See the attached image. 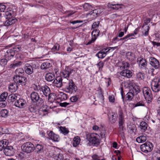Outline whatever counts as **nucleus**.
<instances>
[{"mask_svg":"<svg viewBox=\"0 0 160 160\" xmlns=\"http://www.w3.org/2000/svg\"><path fill=\"white\" fill-rule=\"evenodd\" d=\"M15 53V50L14 49L12 48L8 50L5 54L6 58H7L8 60H10L13 57Z\"/></svg>","mask_w":160,"mask_h":160,"instance_id":"obj_22","label":"nucleus"},{"mask_svg":"<svg viewBox=\"0 0 160 160\" xmlns=\"http://www.w3.org/2000/svg\"><path fill=\"white\" fill-rule=\"evenodd\" d=\"M157 158L158 160H160V148L157 151Z\"/></svg>","mask_w":160,"mask_h":160,"instance_id":"obj_63","label":"nucleus"},{"mask_svg":"<svg viewBox=\"0 0 160 160\" xmlns=\"http://www.w3.org/2000/svg\"><path fill=\"white\" fill-rule=\"evenodd\" d=\"M137 78L139 80H141L143 79L145 77V75L144 73L139 72L136 73Z\"/></svg>","mask_w":160,"mask_h":160,"instance_id":"obj_39","label":"nucleus"},{"mask_svg":"<svg viewBox=\"0 0 160 160\" xmlns=\"http://www.w3.org/2000/svg\"><path fill=\"white\" fill-rule=\"evenodd\" d=\"M99 136L96 133H90L87 135L86 138L90 142L95 145H98L100 142Z\"/></svg>","mask_w":160,"mask_h":160,"instance_id":"obj_4","label":"nucleus"},{"mask_svg":"<svg viewBox=\"0 0 160 160\" xmlns=\"http://www.w3.org/2000/svg\"><path fill=\"white\" fill-rule=\"evenodd\" d=\"M117 65L118 67V69L122 71L128 69L130 67L129 63L128 62L124 61L119 63Z\"/></svg>","mask_w":160,"mask_h":160,"instance_id":"obj_17","label":"nucleus"},{"mask_svg":"<svg viewBox=\"0 0 160 160\" xmlns=\"http://www.w3.org/2000/svg\"><path fill=\"white\" fill-rule=\"evenodd\" d=\"M103 11L102 9L97 8L93 10L88 13H87V15L88 17H90L92 19H94L100 15Z\"/></svg>","mask_w":160,"mask_h":160,"instance_id":"obj_9","label":"nucleus"},{"mask_svg":"<svg viewBox=\"0 0 160 160\" xmlns=\"http://www.w3.org/2000/svg\"><path fill=\"white\" fill-rule=\"evenodd\" d=\"M63 83H67L65 88L66 92L70 94L74 93L77 90V87L72 80H68L67 82H63Z\"/></svg>","mask_w":160,"mask_h":160,"instance_id":"obj_3","label":"nucleus"},{"mask_svg":"<svg viewBox=\"0 0 160 160\" xmlns=\"http://www.w3.org/2000/svg\"><path fill=\"white\" fill-rule=\"evenodd\" d=\"M70 103H68L67 102H64L62 103H61L60 104V105L61 107H66V106L70 105Z\"/></svg>","mask_w":160,"mask_h":160,"instance_id":"obj_58","label":"nucleus"},{"mask_svg":"<svg viewBox=\"0 0 160 160\" xmlns=\"http://www.w3.org/2000/svg\"><path fill=\"white\" fill-rule=\"evenodd\" d=\"M80 139L79 136H76L73 138L72 145L74 147H76L80 144Z\"/></svg>","mask_w":160,"mask_h":160,"instance_id":"obj_29","label":"nucleus"},{"mask_svg":"<svg viewBox=\"0 0 160 160\" xmlns=\"http://www.w3.org/2000/svg\"><path fill=\"white\" fill-rule=\"evenodd\" d=\"M99 24V22L98 21L94 22L92 25V28H98V27Z\"/></svg>","mask_w":160,"mask_h":160,"instance_id":"obj_56","label":"nucleus"},{"mask_svg":"<svg viewBox=\"0 0 160 160\" xmlns=\"http://www.w3.org/2000/svg\"><path fill=\"white\" fill-rule=\"evenodd\" d=\"M92 158V160H105L104 158H101V157L99 156L97 154H95L93 155Z\"/></svg>","mask_w":160,"mask_h":160,"instance_id":"obj_48","label":"nucleus"},{"mask_svg":"<svg viewBox=\"0 0 160 160\" xmlns=\"http://www.w3.org/2000/svg\"><path fill=\"white\" fill-rule=\"evenodd\" d=\"M14 105L16 107L20 108H22L26 106V101L23 99L20 98L15 102Z\"/></svg>","mask_w":160,"mask_h":160,"instance_id":"obj_18","label":"nucleus"},{"mask_svg":"<svg viewBox=\"0 0 160 160\" xmlns=\"http://www.w3.org/2000/svg\"><path fill=\"white\" fill-rule=\"evenodd\" d=\"M52 66V64L49 61H47L43 63L41 66V68L42 69H46Z\"/></svg>","mask_w":160,"mask_h":160,"instance_id":"obj_30","label":"nucleus"},{"mask_svg":"<svg viewBox=\"0 0 160 160\" xmlns=\"http://www.w3.org/2000/svg\"><path fill=\"white\" fill-rule=\"evenodd\" d=\"M150 64L155 69H158L160 67V63L159 61L153 57H151L149 58Z\"/></svg>","mask_w":160,"mask_h":160,"instance_id":"obj_11","label":"nucleus"},{"mask_svg":"<svg viewBox=\"0 0 160 160\" xmlns=\"http://www.w3.org/2000/svg\"><path fill=\"white\" fill-rule=\"evenodd\" d=\"M71 102H76L78 100V98L76 96L72 97L70 98Z\"/></svg>","mask_w":160,"mask_h":160,"instance_id":"obj_60","label":"nucleus"},{"mask_svg":"<svg viewBox=\"0 0 160 160\" xmlns=\"http://www.w3.org/2000/svg\"><path fill=\"white\" fill-rule=\"evenodd\" d=\"M34 149L37 152L40 153L43 152V147L42 145L38 144L34 147Z\"/></svg>","mask_w":160,"mask_h":160,"instance_id":"obj_37","label":"nucleus"},{"mask_svg":"<svg viewBox=\"0 0 160 160\" xmlns=\"http://www.w3.org/2000/svg\"><path fill=\"white\" fill-rule=\"evenodd\" d=\"M53 83L54 86L58 88H60L62 85V79L61 77H57L54 80Z\"/></svg>","mask_w":160,"mask_h":160,"instance_id":"obj_21","label":"nucleus"},{"mask_svg":"<svg viewBox=\"0 0 160 160\" xmlns=\"http://www.w3.org/2000/svg\"><path fill=\"white\" fill-rule=\"evenodd\" d=\"M109 121L112 123H114L116 120L117 115V114L115 113H109L108 115Z\"/></svg>","mask_w":160,"mask_h":160,"instance_id":"obj_28","label":"nucleus"},{"mask_svg":"<svg viewBox=\"0 0 160 160\" xmlns=\"http://www.w3.org/2000/svg\"><path fill=\"white\" fill-rule=\"evenodd\" d=\"M108 6L111 8L115 10H118L119 8H122V7L123 6L122 4H109Z\"/></svg>","mask_w":160,"mask_h":160,"instance_id":"obj_31","label":"nucleus"},{"mask_svg":"<svg viewBox=\"0 0 160 160\" xmlns=\"http://www.w3.org/2000/svg\"><path fill=\"white\" fill-rule=\"evenodd\" d=\"M147 124L145 122H141L140 124V128L142 132H145L147 128Z\"/></svg>","mask_w":160,"mask_h":160,"instance_id":"obj_35","label":"nucleus"},{"mask_svg":"<svg viewBox=\"0 0 160 160\" xmlns=\"http://www.w3.org/2000/svg\"><path fill=\"white\" fill-rule=\"evenodd\" d=\"M8 144V141L7 139H3L0 141V151L4 149Z\"/></svg>","mask_w":160,"mask_h":160,"instance_id":"obj_25","label":"nucleus"},{"mask_svg":"<svg viewBox=\"0 0 160 160\" xmlns=\"http://www.w3.org/2000/svg\"><path fill=\"white\" fill-rule=\"evenodd\" d=\"M4 153L6 156H12L14 153V149L12 146H8L4 149Z\"/></svg>","mask_w":160,"mask_h":160,"instance_id":"obj_19","label":"nucleus"},{"mask_svg":"<svg viewBox=\"0 0 160 160\" xmlns=\"http://www.w3.org/2000/svg\"><path fill=\"white\" fill-rule=\"evenodd\" d=\"M142 92L145 98L147 99L148 101L151 102L152 100V96L151 91L150 89L148 88L144 87L143 88Z\"/></svg>","mask_w":160,"mask_h":160,"instance_id":"obj_10","label":"nucleus"},{"mask_svg":"<svg viewBox=\"0 0 160 160\" xmlns=\"http://www.w3.org/2000/svg\"><path fill=\"white\" fill-rule=\"evenodd\" d=\"M100 130V134L101 137L102 138H104L105 137L106 131L104 130L99 129Z\"/></svg>","mask_w":160,"mask_h":160,"instance_id":"obj_53","label":"nucleus"},{"mask_svg":"<svg viewBox=\"0 0 160 160\" xmlns=\"http://www.w3.org/2000/svg\"><path fill=\"white\" fill-rule=\"evenodd\" d=\"M71 73V70L70 69L66 68L62 71L60 73L61 77L67 79V81L68 80V78L70 75Z\"/></svg>","mask_w":160,"mask_h":160,"instance_id":"obj_16","label":"nucleus"},{"mask_svg":"<svg viewBox=\"0 0 160 160\" xmlns=\"http://www.w3.org/2000/svg\"><path fill=\"white\" fill-rule=\"evenodd\" d=\"M99 70H102L104 66L103 62L102 61L100 62L97 64Z\"/></svg>","mask_w":160,"mask_h":160,"instance_id":"obj_54","label":"nucleus"},{"mask_svg":"<svg viewBox=\"0 0 160 160\" xmlns=\"http://www.w3.org/2000/svg\"><path fill=\"white\" fill-rule=\"evenodd\" d=\"M60 45L59 44L56 43L52 48V52H55L59 50Z\"/></svg>","mask_w":160,"mask_h":160,"instance_id":"obj_51","label":"nucleus"},{"mask_svg":"<svg viewBox=\"0 0 160 160\" xmlns=\"http://www.w3.org/2000/svg\"><path fill=\"white\" fill-rule=\"evenodd\" d=\"M8 95V93L7 92H4L2 93L0 96V101H5Z\"/></svg>","mask_w":160,"mask_h":160,"instance_id":"obj_43","label":"nucleus"},{"mask_svg":"<svg viewBox=\"0 0 160 160\" xmlns=\"http://www.w3.org/2000/svg\"><path fill=\"white\" fill-rule=\"evenodd\" d=\"M40 91H42L43 94L46 97L48 96V98H50V90L49 87L46 85L42 86L39 88Z\"/></svg>","mask_w":160,"mask_h":160,"instance_id":"obj_20","label":"nucleus"},{"mask_svg":"<svg viewBox=\"0 0 160 160\" xmlns=\"http://www.w3.org/2000/svg\"><path fill=\"white\" fill-rule=\"evenodd\" d=\"M142 28H144L142 31L143 35L145 36H147L148 34V32L149 30L150 27L149 26L143 25Z\"/></svg>","mask_w":160,"mask_h":160,"instance_id":"obj_42","label":"nucleus"},{"mask_svg":"<svg viewBox=\"0 0 160 160\" xmlns=\"http://www.w3.org/2000/svg\"><path fill=\"white\" fill-rule=\"evenodd\" d=\"M54 78V76L51 73H47L45 75V79L48 82L52 81Z\"/></svg>","mask_w":160,"mask_h":160,"instance_id":"obj_36","label":"nucleus"},{"mask_svg":"<svg viewBox=\"0 0 160 160\" xmlns=\"http://www.w3.org/2000/svg\"><path fill=\"white\" fill-rule=\"evenodd\" d=\"M31 98L32 101L34 102H38L41 104L43 102L42 99L39 97L38 94L36 92H32L31 94Z\"/></svg>","mask_w":160,"mask_h":160,"instance_id":"obj_13","label":"nucleus"},{"mask_svg":"<svg viewBox=\"0 0 160 160\" xmlns=\"http://www.w3.org/2000/svg\"><path fill=\"white\" fill-rule=\"evenodd\" d=\"M6 8L5 5L0 4V12H4Z\"/></svg>","mask_w":160,"mask_h":160,"instance_id":"obj_57","label":"nucleus"},{"mask_svg":"<svg viewBox=\"0 0 160 160\" xmlns=\"http://www.w3.org/2000/svg\"><path fill=\"white\" fill-rule=\"evenodd\" d=\"M34 148V145L30 142H28L23 144L22 149L23 152L29 153L32 151Z\"/></svg>","mask_w":160,"mask_h":160,"instance_id":"obj_8","label":"nucleus"},{"mask_svg":"<svg viewBox=\"0 0 160 160\" xmlns=\"http://www.w3.org/2000/svg\"><path fill=\"white\" fill-rule=\"evenodd\" d=\"M49 139L52 140L54 142H58L60 140V138L59 135L55 134L52 131L47 132Z\"/></svg>","mask_w":160,"mask_h":160,"instance_id":"obj_14","label":"nucleus"},{"mask_svg":"<svg viewBox=\"0 0 160 160\" xmlns=\"http://www.w3.org/2000/svg\"><path fill=\"white\" fill-rule=\"evenodd\" d=\"M21 48L20 46H16L15 48H13L12 49H14L15 50V52H18L20 51Z\"/></svg>","mask_w":160,"mask_h":160,"instance_id":"obj_62","label":"nucleus"},{"mask_svg":"<svg viewBox=\"0 0 160 160\" xmlns=\"http://www.w3.org/2000/svg\"><path fill=\"white\" fill-rule=\"evenodd\" d=\"M59 128V131L64 135H67L69 132L68 129L65 127L60 126Z\"/></svg>","mask_w":160,"mask_h":160,"instance_id":"obj_32","label":"nucleus"},{"mask_svg":"<svg viewBox=\"0 0 160 160\" xmlns=\"http://www.w3.org/2000/svg\"><path fill=\"white\" fill-rule=\"evenodd\" d=\"M119 121H123V112L121 109H120L118 112Z\"/></svg>","mask_w":160,"mask_h":160,"instance_id":"obj_49","label":"nucleus"},{"mask_svg":"<svg viewBox=\"0 0 160 160\" xmlns=\"http://www.w3.org/2000/svg\"><path fill=\"white\" fill-rule=\"evenodd\" d=\"M151 86L152 90L155 92L160 91V79L158 78H154L151 82Z\"/></svg>","mask_w":160,"mask_h":160,"instance_id":"obj_6","label":"nucleus"},{"mask_svg":"<svg viewBox=\"0 0 160 160\" xmlns=\"http://www.w3.org/2000/svg\"><path fill=\"white\" fill-rule=\"evenodd\" d=\"M137 62L139 66L141 68L145 67L147 66V62L146 59L139 58L138 59Z\"/></svg>","mask_w":160,"mask_h":160,"instance_id":"obj_24","label":"nucleus"},{"mask_svg":"<svg viewBox=\"0 0 160 160\" xmlns=\"http://www.w3.org/2000/svg\"><path fill=\"white\" fill-rule=\"evenodd\" d=\"M75 11H67L66 12V13L67 15V17H68L69 16H71L72 14L74 13H75Z\"/></svg>","mask_w":160,"mask_h":160,"instance_id":"obj_55","label":"nucleus"},{"mask_svg":"<svg viewBox=\"0 0 160 160\" xmlns=\"http://www.w3.org/2000/svg\"><path fill=\"white\" fill-rule=\"evenodd\" d=\"M99 33V30L95 29L93 30L92 32V33L93 34H95L96 35L98 36Z\"/></svg>","mask_w":160,"mask_h":160,"instance_id":"obj_64","label":"nucleus"},{"mask_svg":"<svg viewBox=\"0 0 160 160\" xmlns=\"http://www.w3.org/2000/svg\"><path fill=\"white\" fill-rule=\"evenodd\" d=\"M153 145L150 142H146L140 146L141 150L143 152L147 153L151 152L153 148Z\"/></svg>","mask_w":160,"mask_h":160,"instance_id":"obj_7","label":"nucleus"},{"mask_svg":"<svg viewBox=\"0 0 160 160\" xmlns=\"http://www.w3.org/2000/svg\"><path fill=\"white\" fill-rule=\"evenodd\" d=\"M24 71L22 68L17 69L15 71L16 75L13 77V80L18 85L25 86L27 81L26 77L22 76L24 73Z\"/></svg>","mask_w":160,"mask_h":160,"instance_id":"obj_1","label":"nucleus"},{"mask_svg":"<svg viewBox=\"0 0 160 160\" xmlns=\"http://www.w3.org/2000/svg\"><path fill=\"white\" fill-rule=\"evenodd\" d=\"M18 85L19 86L16 82L15 83H11L8 87L9 91L11 92H14L17 90L18 88Z\"/></svg>","mask_w":160,"mask_h":160,"instance_id":"obj_27","label":"nucleus"},{"mask_svg":"<svg viewBox=\"0 0 160 160\" xmlns=\"http://www.w3.org/2000/svg\"><path fill=\"white\" fill-rule=\"evenodd\" d=\"M130 87L131 89L130 91L132 92L135 95H137L140 91L139 87L133 82L130 83Z\"/></svg>","mask_w":160,"mask_h":160,"instance_id":"obj_15","label":"nucleus"},{"mask_svg":"<svg viewBox=\"0 0 160 160\" xmlns=\"http://www.w3.org/2000/svg\"><path fill=\"white\" fill-rule=\"evenodd\" d=\"M22 64V62L21 61H18L15 63H12L10 64L9 67L12 68H14L16 67L20 66Z\"/></svg>","mask_w":160,"mask_h":160,"instance_id":"obj_46","label":"nucleus"},{"mask_svg":"<svg viewBox=\"0 0 160 160\" xmlns=\"http://www.w3.org/2000/svg\"><path fill=\"white\" fill-rule=\"evenodd\" d=\"M109 99L110 102H113L115 101V99L113 96H110L109 97Z\"/></svg>","mask_w":160,"mask_h":160,"instance_id":"obj_61","label":"nucleus"},{"mask_svg":"<svg viewBox=\"0 0 160 160\" xmlns=\"http://www.w3.org/2000/svg\"><path fill=\"white\" fill-rule=\"evenodd\" d=\"M126 56L127 58L131 61H133L135 58L134 54L131 52H127Z\"/></svg>","mask_w":160,"mask_h":160,"instance_id":"obj_34","label":"nucleus"},{"mask_svg":"<svg viewBox=\"0 0 160 160\" xmlns=\"http://www.w3.org/2000/svg\"><path fill=\"white\" fill-rule=\"evenodd\" d=\"M121 93L122 96V98L123 101L124 102V101H130L132 100L133 96L135 95L131 91L128 92L126 95L125 97L123 96V91L122 88L121 90Z\"/></svg>","mask_w":160,"mask_h":160,"instance_id":"obj_12","label":"nucleus"},{"mask_svg":"<svg viewBox=\"0 0 160 160\" xmlns=\"http://www.w3.org/2000/svg\"><path fill=\"white\" fill-rule=\"evenodd\" d=\"M15 11L13 10H9L5 12L4 14V16L6 19L4 23L5 26H9L14 24L17 21L16 18H13L15 15Z\"/></svg>","mask_w":160,"mask_h":160,"instance_id":"obj_2","label":"nucleus"},{"mask_svg":"<svg viewBox=\"0 0 160 160\" xmlns=\"http://www.w3.org/2000/svg\"><path fill=\"white\" fill-rule=\"evenodd\" d=\"M18 96L17 94L12 93L8 96V99L11 102H14L17 99Z\"/></svg>","mask_w":160,"mask_h":160,"instance_id":"obj_38","label":"nucleus"},{"mask_svg":"<svg viewBox=\"0 0 160 160\" xmlns=\"http://www.w3.org/2000/svg\"><path fill=\"white\" fill-rule=\"evenodd\" d=\"M34 68L33 65H31L28 63L25 64L24 70L26 73L29 75L28 76V79L32 80L34 79V77L32 75L34 72Z\"/></svg>","mask_w":160,"mask_h":160,"instance_id":"obj_5","label":"nucleus"},{"mask_svg":"<svg viewBox=\"0 0 160 160\" xmlns=\"http://www.w3.org/2000/svg\"><path fill=\"white\" fill-rule=\"evenodd\" d=\"M83 8L86 11L92 10V6L88 3H85L83 5Z\"/></svg>","mask_w":160,"mask_h":160,"instance_id":"obj_47","label":"nucleus"},{"mask_svg":"<svg viewBox=\"0 0 160 160\" xmlns=\"http://www.w3.org/2000/svg\"><path fill=\"white\" fill-rule=\"evenodd\" d=\"M120 74L122 76L127 78H130L132 76V72L128 69L121 71Z\"/></svg>","mask_w":160,"mask_h":160,"instance_id":"obj_23","label":"nucleus"},{"mask_svg":"<svg viewBox=\"0 0 160 160\" xmlns=\"http://www.w3.org/2000/svg\"><path fill=\"white\" fill-rule=\"evenodd\" d=\"M106 53L103 50H101L97 54L96 56L99 58H103L106 56Z\"/></svg>","mask_w":160,"mask_h":160,"instance_id":"obj_40","label":"nucleus"},{"mask_svg":"<svg viewBox=\"0 0 160 160\" xmlns=\"http://www.w3.org/2000/svg\"><path fill=\"white\" fill-rule=\"evenodd\" d=\"M8 111L6 109H4L1 111V116L2 117L6 118L8 116Z\"/></svg>","mask_w":160,"mask_h":160,"instance_id":"obj_45","label":"nucleus"},{"mask_svg":"<svg viewBox=\"0 0 160 160\" xmlns=\"http://www.w3.org/2000/svg\"><path fill=\"white\" fill-rule=\"evenodd\" d=\"M147 139L146 137L144 136H141L138 137L136 139L138 143H142Z\"/></svg>","mask_w":160,"mask_h":160,"instance_id":"obj_41","label":"nucleus"},{"mask_svg":"<svg viewBox=\"0 0 160 160\" xmlns=\"http://www.w3.org/2000/svg\"><path fill=\"white\" fill-rule=\"evenodd\" d=\"M129 105L130 107L133 108L137 107L144 106V103L143 101H141L137 102L136 104L130 103L129 104Z\"/></svg>","mask_w":160,"mask_h":160,"instance_id":"obj_33","label":"nucleus"},{"mask_svg":"<svg viewBox=\"0 0 160 160\" xmlns=\"http://www.w3.org/2000/svg\"><path fill=\"white\" fill-rule=\"evenodd\" d=\"M124 122L123 121H119V132L120 134L123 133L124 126H123Z\"/></svg>","mask_w":160,"mask_h":160,"instance_id":"obj_44","label":"nucleus"},{"mask_svg":"<svg viewBox=\"0 0 160 160\" xmlns=\"http://www.w3.org/2000/svg\"><path fill=\"white\" fill-rule=\"evenodd\" d=\"M7 59H2L0 60V64L2 66H4L7 64Z\"/></svg>","mask_w":160,"mask_h":160,"instance_id":"obj_52","label":"nucleus"},{"mask_svg":"<svg viewBox=\"0 0 160 160\" xmlns=\"http://www.w3.org/2000/svg\"><path fill=\"white\" fill-rule=\"evenodd\" d=\"M7 105V103L5 101H0V107L2 108L5 107Z\"/></svg>","mask_w":160,"mask_h":160,"instance_id":"obj_59","label":"nucleus"},{"mask_svg":"<svg viewBox=\"0 0 160 160\" xmlns=\"http://www.w3.org/2000/svg\"><path fill=\"white\" fill-rule=\"evenodd\" d=\"M55 160H63V155L61 153L56 154L53 153L51 156Z\"/></svg>","mask_w":160,"mask_h":160,"instance_id":"obj_26","label":"nucleus"},{"mask_svg":"<svg viewBox=\"0 0 160 160\" xmlns=\"http://www.w3.org/2000/svg\"><path fill=\"white\" fill-rule=\"evenodd\" d=\"M29 110L31 112H35L37 111L36 107L33 105H31L29 107Z\"/></svg>","mask_w":160,"mask_h":160,"instance_id":"obj_50","label":"nucleus"}]
</instances>
